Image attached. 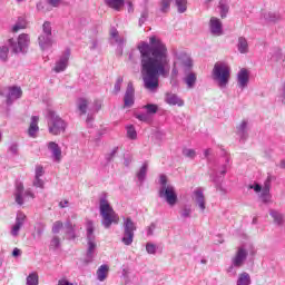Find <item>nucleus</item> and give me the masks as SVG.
<instances>
[{
	"label": "nucleus",
	"instance_id": "nucleus-1",
	"mask_svg": "<svg viewBox=\"0 0 285 285\" xmlns=\"http://www.w3.org/2000/svg\"><path fill=\"white\" fill-rule=\"evenodd\" d=\"M137 49L140 52L141 75L145 88L149 92H157L159 77H168L170 59L168 47L157 36L149 38V43L141 41Z\"/></svg>",
	"mask_w": 285,
	"mask_h": 285
},
{
	"label": "nucleus",
	"instance_id": "nucleus-2",
	"mask_svg": "<svg viewBox=\"0 0 285 285\" xmlns=\"http://www.w3.org/2000/svg\"><path fill=\"white\" fill-rule=\"evenodd\" d=\"M183 72V81L188 90H193L197 86V73L193 71V58L186 51H175L174 66L171 69V77H177Z\"/></svg>",
	"mask_w": 285,
	"mask_h": 285
},
{
	"label": "nucleus",
	"instance_id": "nucleus-3",
	"mask_svg": "<svg viewBox=\"0 0 285 285\" xmlns=\"http://www.w3.org/2000/svg\"><path fill=\"white\" fill-rule=\"evenodd\" d=\"M213 80L217 83L220 90H224L230 81V66L225 61H218L214 65L212 71Z\"/></svg>",
	"mask_w": 285,
	"mask_h": 285
},
{
	"label": "nucleus",
	"instance_id": "nucleus-4",
	"mask_svg": "<svg viewBox=\"0 0 285 285\" xmlns=\"http://www.w3.org/2000/svg\"><path fill=\"white\" fill-rule=\"evenodd\" d=\"M248 248L252 249V255H255V248L253 245H242L236 249L235 255L232 257V264L227 268V273L232 276L237 275V269L242 268L246 264L248 257Z\"/></svg>",
	"mask_w": 285,
	"mask_h": 285
},
{
	"label": "nucleus",
	"instance_id": "nucleus-5",
	"mask_svg": "<svg viewBox=\"0 0 285 285\" xmlns=\"http://www.w3.org/2000/svg\"><path fill=\"white\" fill-rule=\"evenodd\" d=\"M99 209L102 217L101 223L105 228H110L112 224H119V215L112 209L106 197L100 198Z\"/></svg>",
	"mask_w": 285,
	"mask_h": 285
},
{
	"label": "nucleus",
	"instance_id": "nucleus-6",
	"mask_svg": "<svg viewBox=\"0 0 285 285\" xmlns=\"http://www.w3.org/2000/svg\"><path fill=\"white\" fill-rule=\"evenodd\" d=\"M48 119V130L50 135L59 136L62 132H66V128H68V122L62 119L61 116L57 115L56 111L49 110L47 115Z\"/></svg>",
	"mask_w": 285,
	"mask_h": 285
},
{
	"label": "nucleus",
	"instance_id": "nucleus-7",
	"mask_svg": "<svg viewBox=\"0 0 285 285\" xmlns=\"http://www.w3.org/2000/svg\"><path fill=\"white\" fill-rule=\"evenodd\" d=\"M87 230V255L86 264H90L95 259V250H97V238L95 237V223L92 220L86 222Z\"/></svg>",
	"mask_w": 285,
	"mask_h": 285
},
{
	"label": "nucleus",
	"instance_id": "nucleus-8",
	"mask_svg": "<svg viewBox=\"0 0 285 285\" xmlns=\"http://www.w3.org/2000/svg\"><path fill=\"white\" fill-rule=\"evenodd\" d=\"M122 230V244L125 246H132V242H135V230H137V226L135 225V222H132L131 217L124 218Z\"/></svg>",
	"mask_w": 285,
	"mask_h": 285
},
{
	"label": "nucleus",
	"instance_id": "nucleus-9",
	"mask_svg": "<svg viewBox=\"0 0 285 285\" xmlns=\"http://www.w3.org/2000/svg\"><path fill=\"white\" fill-rule=\"evenodd\" d=\"M249 188L259 194V198L263 204H271V177H267L264 186L262 187L259 184L249 185Z\"/></svg>",
	"mask_w": 285,
	"mask_h": 285
},
{
	"label": "nucleus",
	"instance_id": "nucleus-10",
	"mask_svg": "<svg viewBox=\"0 0 285 285\" xmlns=\"http://www.w3.org/2000/svg\"><path fill=\"white\" fill-rule=\"evenodd\" d=\"M9 46L16 55H19V52H26L30 46V36H28V33H22L18 37L17 41H14V39H9Z\"/></svg>",
	"mask_w": 285,
	"mask_h": 285
},
{
	"label": "nucleus",
	"instance_id": "nucleus-11",
	"mask_svg": "<svg viewBox=\"0 0 285 285\" xmlns=\"http://www.w3.org/2000/svg\"><path fill=\"white\" fill-rule=\"evenodd\" d=\"M159 197L165 199L168 206L173 207L177 204V191L173 185H168V187H160Z\"/></svg>",
	"mask_w": 285,
	"mask_h": 285
},
{
	"label": "nucleus",
	"instance_id": "nucleus-12",
	"mask_svg": "<svg viewBox=\"0 0 285 285\" xmlns=\"http://www.w3.org/2000/svg\"><path fill=\"white\" fill-rule=\"evenodd\" d=\"M170 3L173 0H160V11L168 12L170 10ZM175 6L180 14H184L188 10V0H175Z\"/></svg>",
	"mask_w": 285,
	"mask_h": 285
},
{
	"label": "nucleus",
	"instance_id": "nucleus-13",
	"mask_svg": "<svg viewBox=\"0 0 285 285\" xmlns=\"http://www.w3.org/2000/svg\"><path fill=\"white\" fill-rule=\"evenodd\" d=\"M23 190H24L23 183L17 181L16 183L14 198H16V203L18 204V206H23V196L24 197H30L31 199H35V193H32V190L27 189L24 193H23Z\"/></svg>",
	"mask_w": 285,
	"mask_h": 285
},
{
	"label": "nucleus",
	"instance_id": "nucleus-14",
	"mask_svg": "<svg viewBox=\"0 0 285 285\" xmlns=\"http://www.w3.org/2000/svg\"><path fill=\"white\" fill-rule=\"evenodd\" d=\"M68 61H70V49H66L60 58L56 61L53 72H63L68 68Z\"/></svg>",
	"mask_w": 285,
	"mask_h": 285
},
{
	"label": "nucleus",
	"instance_id": "nucleus-15",
	"mask_svg": "<svg viewBox=\"0 0 285 285\" xmlns=\"http://www.w3.org/2000/svg\"><path fill=\"white\" fill-rule=\"evenodd\" d=\"M21 91L20 87H9L8 92L6 94V104L7 106H12L17 99H21Z\"/></svg>",
	"mask_w": 285,
	"mask_h": 285
},
{
	"label": "nucleus",
	"instance_id": "nucleus-16",
	"mask_svg": "<svg viewBox=\"0 0 285 285\" xmlns=\"http://www.w3.org/2000/svg\"><path fill=\"white\" fill-rule=\"evenodd\" d=\"M209 30L214 37H222V35H224V24H222V20L212 17L209 20Z\"/></svg>",
	"mask_w": 285,
	"mask_h": 285
},
{
	"label": "nucleus",
	"instance_id": "nucleus-17",
	"mask_svg": "<svg viewBox=\"0 0 285 285\" xmlns=\"http://www.w3.org/2000/svg\"><path fill=\"white\" fill-rule=\"evenodd\" d=\"M26 224V214L19 212L16 217V223L11 226V235L12 237H19V232Z\"/></svg>",
	"mask_w": 285,
	"mask_h": 285
},
{
	"label": "nucleus",
	"instance_id": "nucleus-18",
	"mask_svg": "<svg viewBox=\"0 0 285 285\" xmlns=\"http://www.w3.org/2000/svg\"><path fill=\"white\" fill-rule=\"evenodd\" d=\"M193 199L197 204L202 213L206 210V197L204 196V189L197 188L193 193Z\"/></svg>",
	"mask_w": 285,
	"mask_h": 285
},
{
	"label": "nucleus",
	"instance_id": "nucleus-19",
	"mask_svg": "<svg viewBox=\"0 0 285 285\" xmlns=\"http://www.w3.org/2000/svg\"><path fill=\"white\" fill-rule=\"evenodd\" d=\"M47 148L51 153L52 161L59 164V161H61V147H59V144L56 141H49L47 142Z\"/></svg>",
	"mask_w": 285,
	"mask_h": 285
},
{
	"label": "nucleus",
	"instance_id": "nucleus-20",
	"mask_svg": "<svg viewBox=\"0 0 285 285\" xmlns=\"http://www.w3.org/2000/svg\"><path fill=\"white\" fill-rule=\"evenodd\" d=\"M250 80V73L246 69H240L237 73V86L240 90L248 88V81Z\"/></svg>",
	"mask_w": 285,
	"mask_h": 285
},
{
	"label": "nucleus",
	"instance_id": "nucleus-21",
	"mask_svg": "<svg viewBox=\"0 0 285 285\" xmlns=\"http://www.w3.org/2000/svg\"><path fill=\"white\" fill-rule=\"evenodd\" d=\"M269 61L272 63H279L281 66H285L284 61H285V56L282 52L281 48H273L269 52Z\"/></svg>",
	"mask_w": 285,
	"mask_h": 285
},
{
	"label": "nucleus",
	"instance_id": "nucleus-22",
	"mask_svg": "<svg viewBox=\"0 0 285 285\" xmlns=\"http://www.w3.org/2000/svg\"><path fill=\"white\" fill-rule=\"evenodd\" d=\"M165 102L168 104V106H178V108L184 107V99L179 97L177 94L167 92L165 95Z\"/></svg>",
	"mask_w": 285,
	"mask_h": 285
},
{
	"label": "nucleus",
	"instance_id": "nucleus-23",
	"mask_svg": "<svg viewBox=\"0 0 285 285\" xmlns=\"http://www.w3.org/2000/svg\"><path fill=\"white\" fill-rule=\"evenodd\" d=\"M124 101L125 108H130L135 105V88L132 87V82H129L127 86Z\"/></svg>",
	"mask_w": 285,
	"mask_h": 285
},
{
	"label": "nucleus",
	"instance_id": "nucleus-24",
	"mask_svg": "<svg viewBox=\"0 0 285 285\" xmlns=\"http://www.w3.org/2000/svg\"><path fill=\"white\" fill-rule=\"evenodd\" d=\"M38 43L41 48V50H50L52 48L55 40L52 39V36H43L40 35L38 37Z\"/></svg>",
	"mask_w": 285,
	"mask_h": 285
},
{
	"label": "nucleus",
	"instance_id": "nucleus-25",
	"mask_svg": "<svg viewBox=\"0 0 285 285\" xmlns=\"http://www.w3.org/2000/svg\"><path fill=\"white\" fill-rule=\"evenodd\" d=\"M39 132V116H32L31 122L28 129L29 137H37V134Z\"/></svg>",
	"mask_w": 285,
	"mask_h": 285
},
{
	"label": "nucleus",
	"instance_id": "nucleus-26",
	"mask_svg": "<svg viewBox=\"0 0 285 285\" xmlns=\"http://www.w3.org/2000/svg\"><path fill=\"white\" fill-rule=\"evenodd\" d=\"M237 135L243 141L248 138V121L243 120L237 127Z\"/></svg>",
	"mask_w": 285,
	"mask_h": 285
},
{
	"label": "nucleus",
	"instance_id": "nucleus-27",
	"mask_svg": "<svg viewBox=\"0 0 285 285\" xmlns=\"http://www.w3.org/2000/svg\"><path fill=\"white\" fill-rule=\"evenodd\" d=\"M236 46L240 55H248V40L245 37H239Z\"/></svg>",
	"mask_w": 285,
	"mask_h": 285
},
{
	"label": "nucleus",
	"instance_id": "nucleus-28",
	"mask_svg": "<svg viewBox=\"0 0 285 285\" xmlns=\"http://www.w3.org/2000/svg\"><path fill=\"white\" fill-rule=\"evenodd\" d=\"M106 6L108 8H111L112 10H116L117 12L121 11V8H124V3H126V0H105Z\"/></svg>",
	"mask_w": 285,
	"mask_h": 285
},
{
	"label": "nucleus",
	"instance_id": "nucleus-29",
	"mask_svg": "<svg viewBox=\"0 0 285 285\" xmlns=\"http://www.w3.org/2000/svg\"><path fill=\"white\" fill-rule=\"evenodd\" d=\"M218 8L220 10L222 19H226L230 7L228 6V0H218Z\"/></svg>",
	"mask_w": 285,
	"mask_h": 285
},
{
	"label": "nucleus",
	"instance_id": "nucleus-30",
	"mask_svg": "<svg viewBox=\"0 0 285 285\" xmlns=\"http://www.w3.org/2000/svg\"><path fill=\"white\" fill-rule=\"evenodd\" d=\"M108 265H101L97 271V279L98 282H106V278L108 277Z\"/></svg>",
	"mask_w": 285,
	"mask_h": 285
},
{
	"label": "nucleus",
	"instance_id": "nucleus-31",
	"mask_svg": "<svg viewBox=\"0 0 285 285\" xmlns=\"http://www.w3.org/2000/svg\"><path fill=\"white\" fill-rule=\"evenodd\" d=\"M146 175H148V163H144L138 173L136 174V177L140 184L142 181H146Z\"/></svg>",
	"mask_w": 285,
	"mask_h": 285
},
{
	"label": "nucleus",
	"instance_id": "nucleus-32",
	"mask_svg": "<svg viewBox=\"0 0 285 285\" xmlns=\"http://www.w3.org/2000/svg\"><path fill=\"white\" fill-rule=\"evenodd\" d=\"M236 285H250V274L243 272L238 275Z\"/></svg>",
	"mask_w": 285,
	"mask_h": 285
},
{
	"label": "nucleus",
	"instance_id": "nucleus-33",
	"mask_svg": "<svg viewBox=\"0 0 285 285\" xmlns=\"http://www.w3.org/2000/svg\"><path fill=\"white\" fill-rule=\"evenodd\" d=\"M269 215L278 226H282V224H284V216L282 215V213L272 209L269 212Z\"/></svg>",
	"mask_w": 285,
	"mask_h": 285
},
{
	"label": "nucleus",
	"instance_id": "nucleus-34",
	"mask_svg": "<svg viewBox=\"0 0 285 285\" xmlns=\"http://www.w3.org/2000/svg\"><path fill=\"white\" fill-rule=\"evenodd\" d=\"M77 108L80 110L81 115H86L88 110V99L86 98H79L77 100Z\"/></svg>",
	"mask_w": 285,
	"mask_h": 285
},
{
	"label": "nucleus",
	"instance_id": "nucleus-35",
	"mask_svg": "<svg viewBox=\"0 0 285 285\" xmlns=\"http://www.w3.org/2000/svg\"><path fill=\"white\" fill-rule=\"evenodd\" d=\"M27 285H39V274L32 272L27 276Z\"/></svg>",
	"mask_w": 285,
	"mask_h": 285
},
{
	"label": "nucleus",
	"instance_id": "nucleus-36",
	"mask_svg": "<svg viewBox=\"0 0 285 285\" xmlns=\"http://www.w3.org/2000/svg\"><path fill=\"white\" fill-rule=\"evenodd\" d=\"M126 130H127V137H128V139H131V140L137 139V129H135V126H132V125H127V126H126Z\"/></svg>",
	"mask_w": 285,
	"mask_h": 285
},
{
	"label": "nucleus",
	"instance_id": "nucleus-37",
	"mask_svg": "<svg viewBox=\"0 0 285 285\" xmlns=\"http://www.w3.org/2000/svg\"><path fill=\"white\" fill-rule=\"evenodd\" d=\"M66 233L69 236V239H75V227L70 220H67L65 224Z\"/></svg>",
	"mask_w": 285,
	"mask_h": 285
},
{
	"label": "nucleus",
	"instance_id": "nucleus-38",
	"mask_svg": "<svg viewBox=\"0 0 285 285\" xmlns=\"http://www.w3.org/2000/svg\"><path fill=\"white\" fill-rule=\"evenodd\" d=\"M26 26H27L26 19L19 18L17 23L13 26L12 31L19 32V30L26 29Z\"/></svg>",
	"mask_w": 285,
	"mask_h": 285
},
{
	"label": "nucleus",
	"instance_id": "nucleus-39",
	"mask_svg": "<svg viewBox=\"0 0 285 285\" xmlns=\"http://www.w3.org/2000/svg\"><path fill=\"white\" fill-rule=\"evenodd\" d=\"M41 35L52 37V24L50 23V21L43 22Z\"/></svg>",
	"mask_w": 285,
	"mask_h": 285
},
{
	"label": "nucleus",
	"instance_id": "nucleus-40",
	"mask_svg": "<svg viewBox=\"0 0 285 285\" xmlns=\"http://www.w3.org/2000/svg\"><path fill=\"white\" fill-rule=\"evenodd\" d=\"M183 155H184V157H187L188 159H195V157H197L195 149H190V148L183 149Z\"/></svg>",
	"mask_w": 285,
	"mask_h": 285
},
{
	"label": "nucleus",
	"instance_id": "nucleus-41",
	"mask_svg": "<svg viewBox=\"0 0 285 285\" xmlns=\"http://www.w3.org/2000/svg\"><path fill=\"white\" fill-rule=\"evenodd\" d=\"M145 110H147L148 115H155L157 114V110H159V107L154 104H148L144 106Z\"/></svg>",
	"mask_w": 285,
	"mask_h": 285
},
{
	"label": "nucleus",
	"instance_id": "nucleus-42",
	"mask_svg": "<svg viewBox=\"0 0 285 285\" xmlns=\"http://www.w3.org/2000/svg\"><path fill=\"white\" fill-rule=\"evenodd\" d=\"M264 19L266 21H277V19H279V13L266 12L264 13Z\"/></svg>",
	"mask_w": 285,
	"mask_h": 285
},
{
	"label": "nucleus",
	"instance_id": "nucleus-43",
	"mask_svg": "<svg viewBox=\"0 0 285 285\" xmlns=\"http://www.w3.org/2000/svg\"><path fill=\"white\" fill-rule=\"evenodd\" d=\"M190 215H193V208L190 207H184L180 212V217L183 219H188L190 218Z\"/></svg>",
	"mask_w": 285,
	"mask_h": 285
},
{
	"label": "nucleus",
	"instance_id": "nucleus-44",
	"mask_svg": "<svg viewBox=\"0 0 285 285\" xmlns=\"http://www.w3.org/2000/svg\"><path fill=\"white\" fill-rule=\"evenodd\" d=\"M9 49L7 46L0 47V59L1 61H8Z\"/></svg>",
	"mask_w": 285,
	"mask_h": 285
},
{
	"label": "nucleus",
	"instance_id": "nucleus-45",
	"mask_svg": "<svg viewBox=\"0 0 285 285\" xmlns=\"http://www.w3.org/2000/svg\"><path fill=\"white\" fill-rule=\"evenodd\" d=\"M118 35H119V31H117V29L112 28L110 30V36H111V39H115L116 43H124V40L122 39H119L118 38Z\"/></svg>",
	"mask_w": 285,
	"mask_h": 285
},
{
	"label": "nucleus",
	"instance_id": "nucleus-46",
	"mask_svg": "<svg viewBox=\"0 0 285 285\" xmlns=\"http://www.w3.org/2000/svg\"><path fill=\"white\" fill-rule=\"evenodd\" d=\"M63 228V223L58 220L53 223L52 233L57 235Z\"/></svg>",
	"mask_w": 285,
	"mask_h": 285
},
{
	"label": "nucleus",
	"instance_id": "nucleus-47",
	"mask_svg": "<svg viewBox=\"0 0 285 285\" xmlns=\"http://www.w3.org/2000/svg\"><path fill=\"white\" fill-rule=\"evenodd\" d=\"M146 250H147L148 255H155V253H157V245H155L153 243H147Z\"/></svg>",
	"mask_w": 285,
	"mask_h": 285
},
{
	"label": "nucleus",
	"instance_id": "nucleus-48",
	"mask_svg": "<svg viewBox=\"0 0 285 285\" xmlns=\"http://www.w3.org/2000/svg\"><path fill=\"white\" fill-rule=\"evenodd\" d=\"M124 83V78L122 77H118L114 87V92H120L121 90V85Z\"/></svg>",
	"mask_w": 285,
	"mask_h": 285
},
{
	"label": "nucleus",
	"instance_id": "nucleus-49",
	"mask_svg": "<svg viewBox=\"0 0 285 285\" xmlns=\"http://www.w3.org/2000/svg\"><path fill=\"white\" fill-rule=\"evenodd\" d=\"M224 161H225V164L223 165V168H222V170H220V175H222V176H225V175H226V169L228 168V164H230V157L225 156V157H224Z\"/></svg>",
	"mask_w": 285,
	"mask_h": 285
},
{
	"label": "nucleus",
	"instance_id": "nucleus-50",
	"mask_svg": "<svg viewBox=\"0 0 285 285\" xmlns=\"http://www.w3.org/2000/svg\"><path fill=\"white\" fill-rule=\"evenodd\" d=\"M33 186L35 188H43L45 186L43 179H41V177L35 176Z\"/></svg>",
	"mask_w": 285,
	"mask_h": 285
},
{
	"label": "nucleus",
	"instance_id": "nucleus-51",
	"mask_svg": "<svg viewBox=\"0 0 285 285\" xmlns=\"http://www.w3.org/2000/svg\"><path fill=\"white\" fill-rule=\"evenodd\" d=\"M159 184H160V188H168V178L166 177V175H160L159 177Z\"/></svg>",
	"mask_w": 285,
	"mask_h": 285
},
{
	"label": "nucleus",
	"instance_id": "nucleus-52",
	"mask_svg": "<svg viewBox=\"0 0 285 285\" xmlns=\"http://www.w3.org/2000/svg\"><path fill=\"white\" fill-rule=\"evenodd\" d=\"M43 166L37 165L36 166V171H35V177H43L45 175Z\"/></svg>",
	"mask_w": 285,
	"mask_h": 285
},
{
	"label": "nucleus",
	"instance_id": "nucleus-53",
	"mask_svg": "<svg viewBox=\"0 0 285 285\" xmlns=\"http://www.w3.org/2000/svg\"><path fill=\"white\" fill-rule=\"evenodd\" d=\"M9 153L11 155H19V146L17 144H11L9 146Z\"/></svg>",
	"mask_w": 285,
	"mask_h": 285
},
{
	"label": "nucleus",
	"instance_id": "nucleus-54",
	"mask_svg": "<svg viewBox=\"0 0 285 285\" xmlns=\"http://www.w3.org/2000/svg\"><path fill=\"white\" fill-rule=\"evenodd\" d=\"M61 240L59 239V237L56 236L51 239L50 246L51 248H59Z\"/></svg>",
	"mask_w": 285,
	"mask_h": 285
},
{
	"label": "nucleus",
	"instance_id": "nucleus-55",
	"mask_svg": "<svg viewBox=\"0 0 285 285\" xmlns=\"http://www.w3.org/2000/svg\"><path fill=\"white\" fill-rule=\"evenodd\" d=\"M279 99H281L282 104H285V82H283L281 86Z\"/></svg>",
	"mask_w": 285,
	"mask_h": 285
},
{
	"label": "nucleus",
	"instance_id": "nucleus-56",
	"mask_svg": "<svg viewBox=\"0 0 285 285\" xmlns=\"http://www.w3.org/2000/svg\"><path fill=\"white\" fill-rule=\"evenodd\" d=\"M147 19H148V11H142L140 19H139V26L145 24Z\"/></svg>",
	"mask_w": 285,
	"mask_h": 285
},
{
	"label": "nucleus",
	"instance_id": "nucleus-57",
	"mask_svg": "<svg viewBox=\"0 0 285 285\" xmlns=\"http://www.w3.org/2000/svg\"><path fill=\"white\" fill-rule=\"evenodd\" d=\"M99 110H101V102L100 101H96L92 108L94 112H99Z\"/></svg>",
	"mask_w": 285,
	"mask_h": 285
},
{
	"label": "nucleus",
	"instance_id": "nucleus-58",
	"mask_svg": "<svg viewBox=\"0 0 285 285\" xmlns=\"http://www.w3.org/2000/svg\"><path fill=\"white\" fill-rule=\"evenodd\" d=\"M48 3L53 8H58L59 3H61V0H48Z\"/></svg>",
	"mask_w": 285,
	"mask_h": 285
},
{
	"label": "nucleus",
	"instance_id": "nucleus-59",
	"mask_svg": "<svg viewBox=\"0 0 285 285\" xmlns=\"http://www.w3.org/2000/svg\"><path fill=\"white\" fill-rule=\"evenodd\" d=\"M58 285H72V283L68 282L66 278H61L59 279Z\"/></svg>",
	"mask_w": 285,
	"mask_h": 285
},
{
	"label": "nucleus",
	"instance_id": "nucleus-60",
	"mask_svg": "<svg viewBox=\"0 0 285 285\" xmlns=\"http://www.w3.org/2000/svg\"><path fill=\"white\" fill-rule=\"evenodd\" d=\"M153 233H155V224H151V225L148 227L147 235H153Z\"/></svg>",
	"mask_w": 285,
	"mask_h": 285
},
{
	"label": "nucleus",
	"instance_id": "nucleus-61",
	"mask_svg": "<svg viewBox=\"0 0 285 285\" xmlns=\"http://www.w3.org/2000/svg\"><path fill=\"white\" fill-rule=\"evenodd\" d=\"M13 257H19V255H21V249L19 248H14L12 252Z\"/></svg>",
	"mask_w": 285,
	"mask_h": 285
},
{
	"label": "nucleus",
	"instance_id": "nucleus-62",
	"mask_svg": "<svg viewBox=\"0 0 285 285\" xmlns=\"http://www.w3.org/2000/svg\"><path fill=\"white\" fill-rule=\"evenodd\" d=\"M68 200H61L60 203H59V206L61 207V208H68Z\"/></svg>",
	"mask_w": 285,
	"mask_h": 285
},
{
	"label": "nucleus",
	"instance_id": "nucleus-63",
	"mask_svg": "<svg viewBox=\"0 0 285 285\" xmlns=\"http://www.w3.org/2000/svg\"><path fill=\"white\" fill-rule=\"evenodd\" d=\"M137 119H139L140 121H146L147 116L145 114H140L137 116Z\"/></svg>",
	"mask_w": 285,
	"mask_h": 285
},
{
	"label": "nucleus",
	"instance_id": "nucleus-64",
	"mask_svg": "<svg viewBox=\"0 0 285 285\" xmlns=\"http://www.w3.org/2000/svg\"><path fill=\"white\" fill-rule=\"evenodd\" d=\"M135 52H136V51H131V52L129 53V59H130L132 62L136 61V59H135Z\"/></svg>",
	"mask_w": 285,
	"mask_h": 285
}]
</instances>
